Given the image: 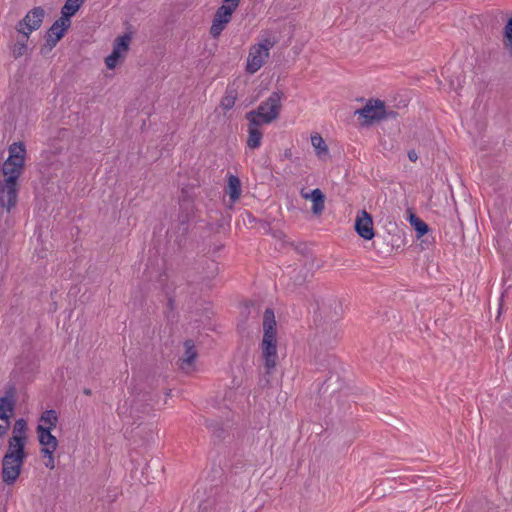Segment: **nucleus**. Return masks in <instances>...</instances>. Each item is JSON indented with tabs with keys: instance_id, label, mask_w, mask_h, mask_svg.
I'll return each mask as SVG.
<instances>
[{
	"instance_id": "nucleus-5",
	"label": "nucleus",
	"mask_w": 512,
	"mask_h": 512,
	"mask_svg": "<svg viewBox=\"0 0 512 512\" xmlns=\"http://www.w3.org/2000/svg\"><path fill=\"white\" fill-rule=\"evenodd\" d=\"M194 204L191 200L183 199L180 202L179 213L177 216V233L178 236L176 238V243L178 246L182 245V242L185 240L189 229L190 222L194 219Z\"/></svg>"
},
{
	"instance_id": "nucleus-41",
	"label": "nucleus",
	"mask_w": 512,
	"mask_h": 512,
	"mask_svg": "<svg viewBox=\"0 0 512 512\" xmlns=\"http://www.w3.org/2000/svg\"><path fill=\"white\" fill-rule=\"evenodd\" d=\"M9 426H10V424H8V423H6V425L0 424V438L3 437L7 433Z\"/></svg>"
},
{
	"instance_id": "nucleus-9",
	"label": "nucleus",
	"mask_w": 512,
	"mask_h": 512,
	"mask_svg": "<svg viewBox=\"0 0 512 512\" xmlns=\"http://www.w3.org/2000/svg\"><path fill=\"white\" fill-rule=\"evenodd\" d=\"M269 57V48L263 43L251 47L247 58L246 71L250 74L257 72Z\"/></svg>"
},
{
	"instance_id": "nucleus-12",
	"label": "nucleus",
	"mask_w": 512,
	"mask_h": 512,
	"mask_svg": "<svg viewBox=\"0 0 512 512\" xmlns=\"http://www.w3.org/2000/svg\"><path fill=\"white\" fill-rule=\"evenodd\" d=\"M184 353L178 359V366L182 371L189 372L193 370L194 363L196 358L198 357V352L195 347V343L192 339H187L183 343Z\"/></svg>"
},
{
	"instance_id": "nucleus-6",
	"label": "nucleus",
	"mask_w": 512,
	"mask_h": 512,
	"mask_svg": "<svg viewBox=\"0 0 512 512\" xmlns=\"http://www.w3.org/2000/svg\"><path fill=\"white\" fill-rule=\"evenodd\" d=\"M70 26L55 20L44 35L45 43L40 49V54L45 56L49 54L57 43L65 36Z\"/></svg>"
},
{
	"instance_id": "nucleus-8",
	"label": "nucleus",
	"mask_w": 512,
	"mask_h": 512,
	"mask_svg": "<svg viewBox=\"0 0 512 512\" xmlns=\"http://www.w3.org/2000/svg\"><path fill=\"white\" fill-rule=\"evenodd\" d=\"M236 11L231 6L221 5L214 14L212 25L210 27V35L213 38L220 36L227 24L231 21L233 13Z\"/></svg>"
},
{
	"instance_id": "nucleus-17",
	"label": "nucleus",
	"mask_w": 512,
	"mask_h": 512,
	"mask_svg": "<svg viewBox=\"0 0 512 512\" xmlns=\"http://www.w3.org/2000/svg\"><path fill=\"white\" fill-rule=\"evenodd\" d=\"M241 181L236 175H229L227 179V185L225 187V193L229 195L231 204L235 203L241 196Z\"/></svg>"
},
{
	"instance_id": "nucleus-35",
	"label": "nucleus",
	"mask_w": 512,
	"mask_h": 512,
	"mask_svg": "<svg viewBox=\"0 0 512 512\" xmlns=\"http://www.w3.org/2000/svg\"><path fill=\"white\" fill-rule=\"evenodd\" d=\"M15 395H16V387L14 384H9L6 391H5V395L2 396L1 398H7L8 400H15Z\"/></svg>"
},
{
	"instance_id": "nucleus-39",
	"label": "nucleus",
	"mask_w": 512,
	"mask_h": 512,
	"mask_svg": "<svg viewBox=\"0 0 512 512\" xmlns=\"http://www.w3.org/2000/svg\"><path fill=\"white\" fill-rule=\"evenodd\" d=\"M408 158L411 162H415L418 159V155L414 149L408 151Z\"/></svg>"
},
{
	"instance_id": "nucleus-34",
	"label": "nucleus",
	"mask_w": 512,
	"mask_h": 512,
	"mask_svg": "<svg viewBox=\"0 0 512 512\" xmlns=\"http://www.w3.org/2000/svg\"><path fill=\"white\" fill-rule=\"evenodd\" d=\"M245 118L248 120V126L250 127L259 128L261 125L267 124L266 122H261V116L250 117L248 112L246 113Z\"/></svg>"
},
{
	"instance_id": "nucleus-4",
	"label": "nucleus",
	"mask_w": 512,
	"mask_h": 512,
	"mask_svg": "<svg viewBox=\"0 0 512 512\" xmlns=\"http://www.w3.org/2000/svg\"><path fill=\"white\" fill-rule=\"evenodd\" d=\"M27 457L5 453L2 458L1 477L6 485H13L21 475Z\"/></svg>"
},
{
	"instance_id": "nucleus-29",
	"label": "nucleus",
	"mask_w": 512,
	"mask_h": 512,
	"mask_svg": "<svg viewBox=\"0 0 512 512\" xmlns=\"http://www.w3.org/2000/svg\"><path fill=\"white\" fill-rule=\"evenodd\" d=\"M503 42L504 45L510 48L512 52V17H510L504 27L503 31Z\"/></svg>"
},
{
	"instance_id": "nucleus-23",
	"label": "nucleus",
	"mask_w": 512,
	"mask_h": 512,
	"mask_svg": "<svg viewBox=\"0 0 512 512\" xmlns=\"http://www.w3.org/2000/svg\"><path fill=\"white\" fill-rule=\"evenodd\" d=\"M78 11L79 9L77 7L68 2H65L61 8V16L57 20H59L61 23L67 24L68 26H71V17H73Z\"/></svg>"
},
{
	"instance_id": "nucleus-38",
	"label": "nucleus",
	"mask_w": 512,
	"mask_h": 512,
	"mask_svg": "<svg viewBox=\"0 0 512 512\" xmlns=\"http://www.w3.org/2000/svg\"><path fill=\"white\" fill-rule=\"evenodd\" d=\"M241 0H223V5L231 6L234 9H237Z\"/></svg>"
},
{
	"instance_id": "nucleus-19",
	"label": "nucleus",
	"mask_w": 512,
	"mask_h": 512,
	"mask_svg": "<svg viewBox=\"0 0 512 512\" xmlns=\"http://www.w3.org/2000/svg\"><path fill=\"white\" fill-rule=\"evenodd\" d=\"M16 407V400H8L7 398H0V420L10 424Z\"/></svg>"
},
{
	"instance_id": "nucleus-20",
	"label": "nucleus",
	"mask_w": 512,
	"mask_h": 512,
	"mask_svg": "<svg viewBox=\"0 0 512 512\" xmlns=\"http://www.w3.org/2000/svg\"><path fill=\"white\" fill-rule=\"evenodd\" d=\"M409 221L416 232L417 238L425 236L430 231L429 225L414 213H410Z\"/></svg>"
},
{
	"instance_id": "nucleus-16",
	"label": "nucleus",
	"mask_w": 512,
	"mask_h": 512,
	"mask_svg": "<svg viewBox=\"0 0 512 512\" xmlns=\"http://www.w3.org/2000/svg\"><path fill=\"white\" fill-rule=\"evenodd\" d=\"M343 383L337 373H331L327 377L321 386L319 387V393L321 395H332L333 393L342 389Z\"/></svg>"
},
{
	"instance_id": "nucleus-40",
	"label": "nucleus",
	"mask_w": 512,
	"mask_h": 512,
	"mask_svg": "<svg viewBox=\"0 0 512 512\" xmlns=\"http://www.w3.org/2000/svg\"><path fill=\"white\" fill-rule=\"evenodd\" d=\"M85 0H66V2L74 5L75 7H77L78 9H80V7L82 6V4L84 3Z\"/></svg>"
},
{
	"instance_id": "nucleus-21",
	"label": "nucleus",
	"mask_w": 512,
	"mask_h": 512,
	"mask_svg": "<svg viewBox=\"0 0 512 512\" xmlns=\"http://www.w3.org/2000/svg\"><path fill=\"white\" fill-rule=\"evenodd\" d=\"M238 97L237 89L234 85H228L225 91V95L221 99V106L224 110H230L235 105Z\"/></svg>"
},
{
	"instance_id": "nucleus-14",
	"label": "nucleus",
	"mask_w": 512,
	"mask_h": 512,
	"mask_svg": "<svg viewBox=\"0 0 512 512\" xmlns=\"http://www.w3.org/2000/svg\"><path fill=\"white\" fill-rule=\"evenodd\" d=\"M36 432L38 435V441L42 448H48V450H57L58 440L52 434V427H45L39 424L36 428Z\"/></svg>"
},
{
	"instance_id": "nucleus-42",
	"label": "nucleus",
	"mask_w": 512,
	"mask_h": 512,
	"mask_svg": "<svg viewBox=\"0 0 512 512\" xmlns=\"http://www.w3.org/2000/svg\"><path fill=\"white\" fill-rule=\"evenodd\" d=\"M295 250L300 253V254H304L305 253V250H306V247H299V246H295Z\"/></svg>"
},
{
	"instance_id": "nucleus-22",
	"label": "nucleus",
	"mask_w": 512,
	"mask_h": 512,
	"mask_svg": "<svg viewBox=\"0 0 512 512\" xmlns=\"http://www.w3.org/2000/svg\"><path fill=\"white\" fill-rule=\"evenodd\" d=\"M263 138V133L259 128H254L248 126V138H247V146L250 149H257L261 145V140Z\"/></svg>"
},
{
	"instance_id": "nucleus-37",
	"label": "nucleus",
	"mask_w": 512,
	"mask_h": 512,
	"mask_svg": "<svg viewBox=\"0 0 512 512\" xmlns=\"http://www.w3.org/2000/svg\"><path fill=\"white\" fill-rule=\"evenodd\" d=\"M271 374H267V370L265 371V374L262 378H260L259 380V385L262 387V388H267L270 386V376Z\"/></svg>"
},
{
	"instance_id": "nucleus-45",
	"label": "nucleus",
	"mask_w": 512,
	"mask_h": 512,
	"mask_svg": "<svg viewBox=\"0 0 512 512\" xmlns=\"http://www.w3.org/2000/svg\"><path fill=\"white\" fill-rule=\"evenodd\" d=\"M173 303H174V300L170 298V299H169V301H168L169 306H171V307H172V306H173Z\"/></svg>"
},
{
	"instance_id": "nucleus-25",
	"label": "nucleus",
	"mask_w": 512,
	"mask_h": 512,
	"mask_svg": "<svg viewBox=\"0 0 512 512\" xmlns=\"http://www.w3.org/2000/svg\"><path fill=\"white\" fill-rule=\"evenodd\" d=\"M205 426L212 431L215 439L218 441L224 439L226 431L219 422L212 419H206Z\"/></svg>"
},
{
	"instance_id": "nucleus-31",
	"label": "nucleus",
	"mask_w": 512,
	"mask_h": 512,
	"mask_svg": "<svg viewBox=\"0 0 512 512\" xmlns=\"http://www.w3.org/2000/svg\"><path fill=\"white\" fill-rule=\"evenodd\" d=\"M205 269H206V275L205 277L208 279L214 278L218 274V263L214 260L206 259L204 261Z\"/></svg>"
},
{
	"instance_id": "nucleus-18",
	"label": "nucleus",
	"mask_w": 512,
	"mask_h": 512,
	"mask_svg": "<svg viewBox=\"0 0 512 512\" xmlns=\"http://www.w3.org/2000/svg\"><path fill=\"white\" fill-rule=\"evenodd\" d=\"M18 33H19V38L11 48L12 56L15 59H18L21 56H23L24 54H26L27 49H28L27 42L29 40L31 32L22 30V32H18Z\"/></svg>"
},
{
	"instance_id": "nucleus-13",
	"label": "nucleus",
	"mask_w": 512,
	"mask_h": 512,
	"mask_svg": "<svg viewBox=\"0 0 512 512\" xmlns=\"http://www.w3.org/2000/svg\"><path fill=\"white\" fill-rule=\"evenodd\" d=\"M300 196L305 200H311V211L314 215L319 216L323 213L325 209L326 196L321 189L315 188L310 192H307L305 188H302L300 190Z\"/></svg>"
},
{
	"instance_id": "nucleus-33",
	"label": "nucleus",
	"mask_w": 512,
	"mask_h": 512,
	"mask_svg": "<svg viewBox=\"0 0 512 512\" xmlns=\"http://www.w3.org/2000/svg\"><path fill=\"white\" fill-rule=\"evenodd\" d=\"M332 306H334V307H333V309H334V313H333V315H330V316H329V319H330V321H331V322H333V323H334V322H336V321L340 318V316H341V313H342V306H341V304H340V303H338L337 301H334V302H333V304H331V305H330V307H332Z\"/></svg>"
},
{
	"instance_id": "nucleus-44",
	"label": "nucleus",
	"mask_w": 512,
	"mask_h": 512,
	"mask_svg": "<svg viewBox=\"0 0 512 512\" xmlns=\"http://www.w3.org/2000/svg\"><path fill=\"white\" fill-rule=\"evenodd\" d=\"M291 155H292V153H291V149H286V150L284 151V156H285L286 158L290 157Z\"/></svg>"
},
{
	"instance_id": "nucleus-1",
	"label": "nucleus",
	"mask_w": 512,
	"mask_h": 512,
	"mask_svg": "<svg viewBox=\"0 0 512 512\" xmlns=\"http://www.w3.org/2000/svg\"><path fill=\"white\" fill-rule=\"evenodd\" d=\"M9 156L1 166L3 179L0 180V206L10 211L18 201V180L25 168L26 147L21 141L8 148Z\"/></svg>"
},
{
	"instance_id": "nucleus-32",
	"label": "nucleus",
	"mask_w": 512,
	"mask_h": 512,
	"mask_svg": "<svg viewBox=\"0 0 512 512\" xmlns=\"http://www.w3.org/2000/svg\"><path fill=\"white\" fill-rule=\"evenodd\" d=\"M27 422L23 418H19L15 421L12 435L27 436Z\"/></svg>"
},
{
	"instance_id": "nucleus-27",
	"label": "nucleus",
	"mask_w": 512,
	"mask_h": 512,
	"mask_svg": "<svg viewBox=\"0 0 512 512\" xmlns=\"http://www.w3.org/2000/svg\"><path fill=\"white\" fill-rule=\"evenodd\" d=\"M40 421L48 424L47 427H52L53 430L58 423V414L54 409L46 410L42 413Z\"/></svg>"
},
{
	"instance_id": "nucleus-10",
	"label": "nucleus",
	"mask_w": 512,
	"mask_h": 512,
	"mask_svg": "<svg viewBox=\"0 0 512 512\" xmlns=\"http://www.w3.org/2000/svg\"><path fill=\"white\" fill-rule=\"evenodd\" d=\"M44 17L45 10L41 6L34 7L17 23L15 29L17 32H22L25 28L29 32L36 31L41 27Z\"/></svg>"
},
{
	"instance_id": "nucleus-46",
	"label": "nucleus",
	"mask_w": 512,
	"mask_h": 512,
	"mask_svg": "<svg viewBox=\"0 0 512 512\" xmlns=\"http://www.w3.org/2000/svg\"><path fill=\"white\" fill-rule=\"evenodd\" d=\"M296 281H298V283L300 284V283L304 282V278H302L301 280L297 279Z\"/></svg>"
},
{
	"instance_id": "nucleus-36",
	"label": "nucleus",
	"mask_w": 512,
	"mask_h": 512,
	"mask_svg": "<svg viewBox=\"0 0 512 512\" xmlns=\"http://www.w3.org/2000/svg\"><path fill=\"white\" fill-rule=\"evenodd\" d=\"M398 112L394 110H388L386 106L384 105V116L382 117V120L384 119H396L398 117Z\"/></svg>"
},
{
	"instance_id": "nucleus-26",
	"label": "nucleus",
	"mask_w": 512,
	"mask_h": 512,
	"mask_svg": "<svg viewBox=\"0 0 512 512\" xmlns=\"http://www.w3.org/2000/svg\"><path fill=\"white\" fill-rule=\"evenodd\" d=\"M311 143L315 148L317 156L321 157L328 153V147L320 134L311 136Z\"/></svg>"
},
{
	"instance_id": "nucleus-11",
	"label": "nucleus",
	"mask_w": 512,
	"mask_h": 512,
	"mask_svg": "<svg viewBox=\"0 0 512 512\" xmlns=\"http://www.w3.org/2000/svg\"><path fill=\"white\" fill-rule=\"evenodd\" d=\"M354 229L358 236L364 240H372L375 237L373 218L365 209L358 211Z\"/></svg>"
},
{
	"instance_id": "nucleus-28",
	"label": "nucleus",
	"mask_w": 512,
	"mask_h": 512,
	"mask_svg": "<svg viewBox=\"0 0 512 512\" xmlns=\"http://www.w3.org/2000/svg\"><path fill=\"white\" fill-rule=\"evenodd\" d=\"M124 58L123 54L118 51L112 50V52L105 58V65L107 69L113 70L118 65L119 61Z\"/></svg>"
},
{
	"instance_id": "nucleus-3",
	"label": "nucleus",
	"mask_w": 512,
	"mask_h": 512,
	"mask_svg": "<svg viewBox=\"0 0 512 512\" xmlns=\"http://www.w3.org/2000/svg\"><path fill=\"white\" fill-rule=\"evenodd\" d=\"M282 97L283 93L280 90L272 92L266 101L262 102L256 109L249 111L248 115L250 117L261 116V122L272 123L279 118Z\"/></svg>"
},
{
	"instance_id": "nucleus-30",
	"label": "nucleus",
	"mask_w": 512,
	"mask_h": 512,
	"mask_svg": "<svg viewBox=\"0 0 512 512\" xmlns=\"http://www.w3.org/2000/svg\"><path fill=\"white\" fill-rule=\"evenodd\" d=\"M56 450H51L48 448H41L40 453L43 456V458H46L47 461L45 462L46 468L53 470L55 468V458L54 453Z\"/></svg>"
},
{
	"instance_id": "nucleus-24",
	"label": "nucleus",
	"mask_w": 512,
	"mask_h": 512,
	"mask_svg": "<svg viewBox=\"0 0 512 512\" xmlns=\"http://www.w3.org/2000/svg\"><path fill=\"white\" fill-rule=\"evenodd\" d=\"M131 39L132 36L130 33H125L121 36H118L115 39L113 50L118 51L120 54L127 52L129 50Z\"/></svg>"
},
{
	"instance_id": "nucleus-7",
	"label": "nucleus",
	"mask_w": 512,
	"mask_h": 512,
	"mask_svg": "<svg viewBox=\"0 0 512 512\" xmlns=\"http://www.w3.org/2000/svg\"><path fill=\"white\" fill-rule=\"evenodd\" d=\"M355 114L364 119L362 125L368 126L381 121L384 116V101L380 99L369 100L362 108L357 109Z\"/></svg>"
},
{
	"instance_id": "nucleus-43",
	"label": "nucleus",
	"mask_w": 512,
	"mask_h": 512,
	"mask_svg": "<svg viewBox=\"0 0 512 512\" xmlns=\"http://www.w3.org/2000/svg\"><path fill=\"white\" fill-rule=\"evenodd\" d=\"M83 393L87 396L92 395V390L90 388H84Z\"/></svg>"
},
{
	"instance_id": "nucleus-15",
	"label": "nucleus",
	"mask_w": 512,
	"mask_h": 512,
	"mask_svg": "<svg viewBox=\"0 0 512 512\" xmlns=\"http://www.w3.org/2000/svg\"><path fill=\"white\" fill-rule=\"evenodd\" d=\"M28 437L20 436V435H11L8 440V449L6 453H11V455H18L27 457L28 453L26 451Z\"/></svg>"
},
{
	"instance_id": "nucleus-2",
	"label": "nucleus",
	"mask_w": 512,
	"mask_h": 512,
	"mask_svg": "<svg viewBox=\"0 0 512 512\" xmlns=\"http://www.w3.org/2000/svg\"><path fill=\"white\" fill-rule=\"evenodd\" d=\"M260 348L264 368L267 370V374H271L278 360L276 320L274 311L271 308H267L263 315V338Z\"/></svg>"
}]
</instances>
